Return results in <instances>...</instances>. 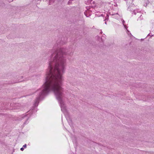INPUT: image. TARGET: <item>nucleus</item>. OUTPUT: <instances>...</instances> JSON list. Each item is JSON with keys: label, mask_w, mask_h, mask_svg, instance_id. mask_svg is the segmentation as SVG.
<instances>
[{"label": "nucleus", "mask_w": 154, "mask_h": 154, "mask_svg": "<svg viewBox=\"0 0 154 154\" xmlns=\"http://www.w3.org/2000/svg\"><path fill=\"white\" fill-rule=\"evenodd\" d=\"M66 59L61 51H57L51 54L49 60L48 66L45 75V82L41 89L38 90L41 98L52 91L56 99L60 105L61 110L63 112L66 111L64 101L63 99V89L60 84L62 73L65 70Z\"/></svg>", "instance_id": "f257e3e1"}, {"label": "nucleus", "mask_w": 154, "mask_h": 154, "mask_svg": "<svg viewBox=\"0 0 154 154\" xmlns=\"http://www.w3.org/2000/svg\"><path fill=\"white\" fill-rule=\"evenodd\" d=\"M122 23H123V25H124V27H125V28H126V27H127V26H126L125 25H124V22H125L124 21L123 19H122Z\"/></svg>", "instance_id": "f03ea898"}, {"label": "nucleus", "mask_w": 154, "mask_h": 154, "mask_svg": "<svg viewBox=\"0 0 154 154\" xmlns=\"http://www.w3.org/2000/svg\"><path fill=\"white\" fill-rule=\"evenodd\" d=\"M73 0H69V1L68 2V4H70V3H71V2Z\"/></svg>", "instance_id": "7ed1b4c3"}, {"label": "nucleus", "mask_w": 154, "mask_h": 154, "mask_svg": "<svg viewBox=\"0 0 154 154\" xmlns=\"http://www.w3.org/2000/svg\"><path fill=\"white\" fill-rule=\"evenodd\" d=\"M24 149L23 148V147H22V148H21V149H20V150L22 151H23L24 150Z\"/></svg>", "instance_id": "20e7f679"}, {"label": "nucleus", "mask_w": 154, "mask_h": 154, "mask_svg": "<svg viewBox=\"0 0 154 154\" xmlns=\"http://www.w3.org/2000/svg\"><path fill=\"white\" fill-rule=\"evenodd\" d=\"M23 147L24 148H26V144L24 145L23 146Z\"/></svg>", "instance_id": "39448f33"}, {"label": "nucleus", "mask_w": 154, "mask_h": 154, "mask_svg": "<svg viewBox=\"0 0 154 154\" xmlns=\"http://www.w3.org/2000/svg\"><path fill=\"white\" fill-rule=\"evenodd\" d=\"M116 16L117 17H119V16L117 14H116Z\"/></svg>", "instance_id": "423d86ee"}, {"label": "nucleus", "mask_w": 154, "mask_h": 154, "mask_svg": "<svg viewBox=\"0 0 154 154\" xmlns=\"http://www.w3.org/2000/svg\"><path fill=\"white\" fill-rule=\"evenodd\" d=\"M109 13H110V14L111 15H114L113 14H112V12H110Z\"/></svg>", "instance_id": "0eeeda50"}, {"label": "nucleus", "mask_w": 154, "mask_h": 154, "mask_svg": "<svg viewBox=\"0 0 154 154\" xmlns=\"http://www.w3.org/2000/svg\"><path fill=\"white\" fill-rule=\"evenodd\" d=\"M87 12V11H86V12H85V15H86V16H87L86 14V13Z\"/></svg>", "instance_id": "6e6552de"}, {"label": "nucleus", "mask_w": 154, "mask_h": 154, "mask_svg": "<svg viewBox=\"0 0 154 154\" xmlns=\"http://www.w3.org/2000/svg\"><path fill=\"white\" fill-rule=\"evenodd\" d=\"M37 104H38V103L37 102V103H36V106L37 105Z\"/></svg>", "instance_id": "1a4fd4ad"}, {"label": "nucleus", "mask_w": 154, "mask_h": 154, "mask_svg": "<svg viewBox=\"0 0 154 154\" xmlns=\"http://www.w3.org/2000/svg\"><path fill=\"white\" fill-rule=\"evenodd\" d=\"M105 24H106V22H105Z\"/></svg>", "instance_id": "9d476101"}]
</instances>
